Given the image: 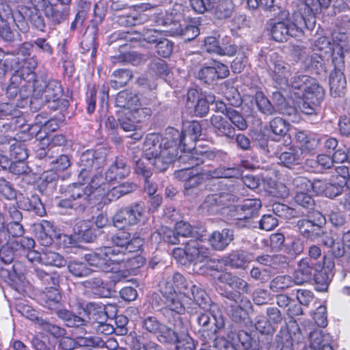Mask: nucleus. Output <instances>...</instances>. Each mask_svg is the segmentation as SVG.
<instances>
[{
    "label": "nucleus",
    "mask_w": 350,
    "mask_h": 350,
    "mask_svg": "<svg viewBox=\"0 0 350 350\" xmlns=\"http://www.w3.org/2000/svg\"><path fill=\"white\" fill-rule=\"evenodd\" d=\"M332 0H302L298 11L291 17L288 11L280 10L275 13L277 21L271 19L268 23L271 36L276 42H284L289 37L299 36L304 29H312L316 23V16L323 9H327Z\"/></svg>",
    "instance_id": "1"
},
{
    "label": "nucleus",
    "mask_w": 350,
    "mask_h": 350,
    "mask_svg": "<svg viewBox=\"0 0 350 350\" xmlns=\"http://www.w3.org/2000/svg\"><path fill=\"white\" fill-rule=\"evenodd\" d=\"M201 125L198 122L193 121L183 124V130L180 132L173 127H168L165 131L164 150L162 156L165 157L159 161V167L165 168L168 163H172L177 157L178 148L182 146L183 154L197 152L199 156L205 151H198L194 147V143L200 136ZM206 152H207L206 150Z\"/></svg>",
    "instance_id": "2"
},
{
    "label": "nucleus",
    "mask_w": 350,
    "mask_h": 350,
    "mask_svg": "<svg viewBox=\"0 0 350 350\" xmlns=\"http://www.w3.org/2000/svg\"><path fill=\"white\" fill-rule=\"evenodd\" d=\"M191 285L179 273H176L172 277H167L160 282V293L164 305L160 311L165 317L170 320L174 315L185 312L187 305L189 304L191 300L189 297Z\"/></svg>",
    "instance_id": "3"
},
{
    "label": "nucleus",
    "mask_w": 350,
    "mask_h": 350,
    "mask_svg": "<svg viewBox=\"0 0 350 350\" xmlns=\"http://www.w3.org/2000/svg\"><path fill=\"white\" fill-rule=\"evenodd\" d=\"M211 154V152H202L199 156V154L196 151L188 154H181L178 157L180 163L188 165L175 172L176 178L185 181V195L191 194V189H195L205 179L204 175H202V172H200L198 169L195 168V166L203 163L205 159L209 157Z\"/></svg>",
    "instance_id": "4"
},
{
    "label": "nucleus",
    "mask_w": 350,
    "mask_h": 350,
    "mask_svg": "<svg viewBox=\"0 0 350 350\" xmlns=\"http://www.w3.org/2000/svg\"><path fill=\"white\" fill-rule=\"evenodd\" d=\"M98 178V175L94 176L89 185H84L82 183H76L68 189L70 197L68 198L62 199L58 202V206L64 208H73L78 213H82L85 211L92 201V194L93 189L98 187L100 184L102 177L96 182Z\"/></svg>",
    "instance_id": "5"
},
{
    "label": "nucleus",
    "mask_w": 350,
    "mask_h": 350,
    "mask_svg": "<svg viewBox=\"0 0 350 350\" xmlns=\"http://www.w3.org/2000/svg\"><path fill=\"white\" fill-rule=\"evenodd\" d=\"M124 255L119 249L104 247L85 254L84 258L90 266L105 272H112L118 269V264L124 261Z\"/></svg>",
    "instance_id": "6"
},
{
    "label": "nucleus",
    "mask_w": 350,
    "mask_h": 350,
    "mask_svg": "<svg viewBox=\"0 0 350 350\" xmlns=\"http://www.w3.org/2000/svg\"><path fill=\"white\" fill-rule=\"evenodd\" d=\"M261 207L262 202L257 198L245 199L234 206L232 216L237 221L236 225L239 228L256 227L253 219L258 215Z\"/></svg>",
    "instance_id": "7"
},
{
    "label": "nucleus",
    "mask_w": 350,
    "mask_h": 350,
    "mask_svg": "<svg viewBox=\"0 0 350 350\" xmlns=\"http://www.w3.org/2000/svg\"><path fill=\"white\" fill-rule=\"evenodd\" d=\"M102 159L96 155V152L93 150H88L80 155L78 165L79 168V180L81 182H91L92 178L98 175V182L103 177L100 172V162Z\"/></svg>",
    "instance_id": "8"
},
{
    "label": "nucleus",
    "mask_w": 350,
    "mask_h": 350,
    "mask_svg": "<svg viewBox=\"0 0 350 350\" xmlns=\"http://www.w3.org/2000/svg\"><path fill=\"white\" fill-rule=\"evenodd\" d=\"M12 17L16 25L23 33L29 31L27 21L38 29L44 31L45 27L44 20L38 14L34 4L30 7L21 6L18 10L12 14Z\"/></svg>",
    "instance_id": "9"
},
{
    "label": "nucleus",
    "mask_w": 350,
    "mask_h": 350,
    "mask_svg": "<svg viewBox=\"0 0 350 350\" xmlns=\"http://www.w3.org/2000/svg\"><path fill=\"white\" fill-rule=\"evenodd\" d=\"M160 136L155 133L148 134L145 139L143 146V151L146 160H150L152 165L159 171L165 170L171 163H168L165 168H160L159 161L162 162L165 157L162 156L164 150L165 137L160 143Z\"/></svg>",
    "instance_id": "10"
},
{
    "label": "nucleus",
    "mask_w": 350,
    "mask_h": 350,
    "mask_svg": "<svg viewBox=\"0 0 350 350\" xmlns=\"http://www.w3.org/2000/svg\"><path fill=\"white\" fill-rule=\"evenodd\" d=\"M286 88H288L297 98L313 92H317L318 97L321 95V91L323 90L314 79L299 73H296L291 78Z\"/></svg>",
    "instance_id": "11"
},
{
    "label": "nucleus",
    "mask_w": 350,
    "mask_h": 350,
    "mask_svg": "<svg viewBox=\"0 0 350 350\" xmlns=\"http://www.w3.org/2000/svg\"><path fill=\"white\" fill-rule=\"evenodd\" d=\"M325 223V219L319 211H309L308 219L298 220L296 226L304 237L314 239L321 234V227Z\"/></svg>",
    "instance_id": "12"
},
{
    "label": "nucleus",
    "mask_w": 350,
    "mask_h": 350,
    "mask_svg": "<svg viewBox=\"0 0 350 350\" xmlns=\"http://www.w3.org/2000/svg\"><path fill=\"white\" fill-rule=\"evenodd\" d=\"M142 211L143 208L139 204L120 209L113 218L114 226L122 228L137 224L142 217Z\"/></svg>",
    "instance_id": "13"
},
{
    "label": "nucleus",
    "mask_w": 350,
    "mask_h": 350,
    "mask_svg": "<svg viewBox=\"0 0 350 350\" xmlns=\"http://www.w3.org/2000/svg\"><path fill=\"white\" fill-rule=\"evenodd\" d=\"M180 314L174 315L170 320L165 317L169 323L174 321V329L162 324L158 332V339L161 342L176 344L179 341L183 330H186L181 321Z\"/></svg>",
    "instance_id": "14"
},
{
    "label": "nucleus",
    "mask_w": 350,
    "mask_h": 350,
    "mask_svg": "<svg viewBox=\"0 0 350 350\" xmlns=\"http://www.w3.org/2000/svg\"><path fill=\"white\" fill-rule=\"evenodd\" d=\"M210 256V250L199 239H190L186 243V259L196 265L205 261Z\"/></svg>",
    "instance_id": "15"
},
{
    "label": "nucleus",
    "mask_w": 350,
    "mask_h": 350,
    "mask_svg": "<svg viewBox=\"0 0 350 350\" xmlns=\"http://www.w3.org/2000/svg\"><path fill=\"white\" fill-rule=\"evenodd\" d=\"M269 74L281 88H286L291 75L290 66L282 60L272 61L269 65Z\"/></svg>",
    "instance_id": "16"
},
{
    "label": "nucleus",
    "mask_w": 350,
    "mask_h": 350,
    "mask_svg": "<svg viewBox=\"0 0 350 350\" xmlns=\"http://www.w3.org/2000/svg\"><path fill=\"white\" fill-rule=\"evenodd\" d=\"M310 326H313V325L310 323L308 327H306V331L309 332L311 348L314 350H334L332 337L320 329L312 330V328Z\"/></svg>",
    "instance_id": "17"
},
{
    "label": "nucleus",
    "mask_w": 350,
    "mask_h": 350,
    "mask_svg": "<svg viewBox=\"0 0 350 350\" xmlns=\"http://www.w3.org/2000/svg\"><path fill=\"white\" fill-rule=\"evenodd\" d=\"M24 268L21 263L14 262L12 270H7L8 277L5 282L16 292L20 294L25 291L28 282L23 275Z\"/></svg>",
    "instance_id": "18"
},
{
    "label": "nucleus",
    "mask_w": 350,
    "mask_h": 350,
    "mask_svg": "<svg viewBox=\"0 0 350 350\" xmlns=\"http://www.w3.org/2000/svg\"><path fill=\"white\" fill-rule=\"evenodd\" d=\"M289 188L280 184L278 187L282 189L280 196L286 197L288 196L289 190L294 192L295 194L311 191L312 182L304 176H296L288 183Z\"/></svg>",
    "instance_id": "19"
},
{
    "label": "nucleus",
    "mask_w": 350,
    "mask_h": 350,
    "mask_svg": "<svg viewBox=\"0 0 350 350\" xmlns=\"http://www.w3.org/2000/svg\"><path fill=\"white\" fill-rule=\"evenodd\" d=\"M216 306H211L209 307V310H205V312L201 313L199 314L197 321L199 325L202 327V330L204 332L208 330V324L210 323L211 318L214 321V325L215 329H214V333L215 334L217 332L221 330L225 325V322L223 317L221 315H216L213 314V312L216 308Z\"/></svg>",
    "instance_id": "20"
},
{
    "label": "nucleus",
    "mask_w": 350,
    "mask_h": 350,
    "mask_svg": "<svg viewBox=\"0 0 350 350\" xmlns=\"http://www.w3.org/2000/svg\"><path fill=\"white\" fill-rule=\"evenodd\" d=\"M316 271L317 269L314 270V264L310 259L308 258L301 259L293 274L296 284H302L310 281Z\"/></svg>",
    "instance_id": "21"
},
{
    "label": "nucleus",
    "mask_w": 350,
    "mask_h": 350,
    "mask_svg": "<svg viewBox=\"0 0 350 350\" xmlns=\"http://www.w3.org/2000/svg\"><path fill=\"white\" fill-rule=\"evenodd\" d=\"M234 239L233 231L224 228L221 231H214L208 238V241L213 249L223 251Z\"/></svg>",
    "instance_id": "22"
},
{
    "label": "nucleus",
    "mask_w": 350,
    "mask_h": 350,
    "mask_svg": "<svg viewBox=\"0 0 350 350\" xmlns=\"http://www.w3.org/2000/svg\"><path fill=\"white\" fill-rule=\"evenodd\" d=\"M211 124L213 132L219 137H224L227 139H232L235 130L231 124L221 116L213 115L211 118Z\"/></svg>",
    "instance_id": "23"
},
{
    "label": "nucleus",
    "mask_w": 350,
    "mask_h": 350,
    "mask_svg": "<svg viewBox=\"0 0 350 350\" xmlns=\"http://www.w3.org/2000/svg\"><path fill=\"white\" fill-rule=\"evenodd\" d=\"M202 175L205 178H239L242 176V171L240 167H220L213 170H204Z\"/></svg>",
    "instance_id": "24"
},
{
    "label": "nucleus",
    "mask_w": 350,
    "mask_h": 350,
    "mask_svg": "<svg viewBox=\"0 0 350 350\" xmlns=\"http://www.w3.org/2000/svg\"><path fill=\"white\" fill-rule=\"evenodd\" d=\"M130 172L124 159H117L107 170L104 180L112 182L117 179H121L126 176Z\"/></svg>",
    "instance_id": "25"
},
{
    "label": "nucleus",
    "mask_w": 350,
    "mask_h": 350,
    "mask_svg": "<svg viewBox=\"0 0 350 350\" xmlns=\"http://www.w3.org/2000/svg\"><path fill=\"white\" fill-rule=\"evenodd\" d=\"M297 142L301 146V151L313 153L318 148L322 140L318 135L314 134L307 135L304 131H298L295 134Z\"/></svg>",
    "instance_id": "26"
},
{
    "label": "nucleus",
    "mask_w": 350,
    "mask_h": 350,
    "mask_svg": "<svg viewBox=\"0 0 350 350\" xmlns=\"http://www.w3.org/2000/svg\"><path fill=\"white\" fill-rule=\"evenodd\" d=\"M100 180V184L96 188L93 189V192L96 191L98 193L103 191L102 200L104 204L109 203L112 201L116 200L123 196L119 185L111 187L109 185V182L104 180V177Z\"/></svg>",
    "instance_id": "27"
},
{
    "label": "nucleus",
    "mask_w": 350,
    "mask_h": 350,
    "mask_svg": "<svg viewBox=\"0 0 350 350\" xmlns=\"http://www.w3.org/2000/svg\"><path fill=\"white\" fill-rule=\"evenodd\" d=\"M172 26L169 31L174 35L182 36L186 41L193 40L200 33L198 27L189 25L185 21L183 24L174 21L172 23Z\"/></svg>",
    "instance_id": "28"
},
{
    "label": "nucleus",
    "mask_w": 350,
    "mask_h": 350,
    "mask_svg": "<svg viewBox=\"0 0 350 350\" xmlns=\"http://www.w3.org/2000/svg\"><path fill=\"white\" fill-rule=\"evenodd\" d=\"M317 92L308 93L306 96L299 97L302 99V102L299 105V109L304 113L311 115L316 112L323 99L324 91H321L320 96L317 97Z\"/></svg>",
    "instance_id": "29"
},
{
    "label": "nucleus",
    "mask_w": 350,
    "mask_h": 350,
    "mask_svg": "<svg viewBox=\"0 0 350 350\" xmlns=\"http://www.w3.org/2000/svg\"><path fill=\"white\" fill-rule=\"evenodd\" d=\"M346 79L342 71L334 70L329 76L330 93L334 97L342 96L346 88Z\"/></svg>",
    "instance_id": "30"
},
{
    "label": "nucleus",
    "mask_w": 350,
    "mask_h": 350,
    "mask_svg": "<svg viewBox=\"0 0 350 350\" xmlns=\"http://www.w3.org/2000/svg\"><path fill=\"white\" fill-rule=\"evenodd\" d=\"M116 105L118 107L128 109L129 111L140 105L138 96L129 91L120 92L116 98Z\"/></svg>",
    "instance_id": "31"
},
{
    "label": "nucleus",
    "mask_w": 350,
    "mask_h": 350,
    "mask_svg": "<svg viewBox=\"0 0 350 350\" xmlns=\"http://www.w3.org/2000/svg\"><path fill=\"white\" fill-rule=\"evenodd\" d=\"M251 308V302L248 299H242L241 303L228 304L227 312L235 322H241L247 316V311Z\"/></svg>",
    "instance_id": "32"
},
{
    "label": "nucleus",
    "mask_w": 350,
    "mask_h": 350,
    "mask_svg": "<svg viewBox=\"0 0 350 350\" xmlns=\"http://www.w3.org/2000/svg\"><path fill=\"white\" fill-rule=\"evenodd\" d=\"M74 231L85 242H93L97 234L96 229L92 224L88 220H81L78 221L74 226Z\"/></svg>",
    "instance_id": "33"
},
{
    "label": "nucleus",
    "mask_w": 350,
    "mask_h": 350,
    "mask_svg": "<svg viewBox=\"0 0 350 350\" xmlns=\"http://www.w3.org/2000/svg\"><path fill=\"white\" fill-rule=\"evenodd\" d=\"M228 337L230 340H232L237 348L239 346V343H240L245 350H256V347H254L255 342L243 330H239V332L230 331L228 333Z\"/></svg>",
    "instance_id": "34"
},
{
    "label": "nucleus",
    "mask_w": 350,
    "mask_h": 350,
    "mask_svg": "<svg viewBox=\"0 0 350 350\" xmlns=\"http://www.w3.org/2000/svg\"><path fill=\"white\" fill-rule=\"evenodd\" d=\"M189 297L191 298L189 305L192 301H194L204 310H206L212 306L211 304V299L206 292L196 285L193 284L191 286ZM187 306H189V304Z\"/></svg>",
    "instance_id": "35"
},
{
    "label": "nucleus",
    "mask_w": 350,
    "mask_h": 350,
    "mask_svg": "<svg viewBox=\"0 0 350 350\" xmlns=\"http://www.w3.org/2000/svg\"><path fill=\"white\" fill-rule=\"evenodd\" d=\"M296 284L294 278L288 275H280L275 277L269 284V288L274 293H280Z\"/></svg>",
    "instance_id": "36"
},
{
    "label": "nucleus",
    "mask_w": 350,
    "mask_h": 350,
    "mask_svg": "<svg viewBox=\"0 0 350 350\" xmlns=\"http://www.w3.org/2000/svg\"><path fill=\"white\" fill-rule=\"evenodd\" d=\"M301 148L290 147L287 151L282 152L278 157L280 163L291 168L299 163Z\"/></svg>",
    "instance_id": "37"
},
{
    "label": "nucleus",
    "mask_w": 350,
    "mask_h": 350,
    "mask_svg": "<svg viewBox=\"0 0 350 350\" xmlns=\"http://www.w3.org/2000/svg\"><path fill=\"white\" fill-rule=\"evenodd\" d=\"M234 9L232 0H219L214 6L212 12L219 19H225L231 16Z\"/></svg>",
    "instance_id": "38"
},
{
    "label": "nucleus",
    "mask_w": 350,
    "mask_h": 350,
    "mask_svg": "<svg viewBox=\"0 0 350 350\" xmlns=\"http://www.w3.org/2000/svg\"><path fill=\"white\" fill-rule=\"evenodd\" d=\"M332 273L323 267L321 271L315 272L313 278L315 281L316 288L319 291H325L327 289L332 278Z\"/></svg>",
    "instance_id": "39"
},
{
    "label": "nucleus",
    "mask_w": 350,
    "mask_h": 350,
    "mask_svg": "<svg viewBox=\"0 0 350 350\" xmlns=\"http://www.w3.org/2000/svg\"><path fill=\"white\" fill-rule=\"evenodd\" d=\"M42 264L57 267H64L66 265V259L59 254L48 249L42 250Z\"/></svg>",
    "instance_id": "40"
},
{
    "label": "nucleus",
    "mask_w": 350,
    "mask_h": 350,
    "mask_svg": "<svg viewBox=\"0 0 350 350\" xmlns=\"http://www.w3.org/2000/svg\"><path fill=\"white\" fill-rule=\"evenodd\" d=\"M159 239H162L164 241L170 244L175 245L180 243L178 235L176 233V228L172 230L168 228H162L159 232L152 234L151 240L152 241H157Z\"/></svg>",
    "instance_id": "41"
},
{
    "label": "nucleus",
    "mask_w": 350,
    "mask_h": 350,
    "mask_svg": "<svg viewBox=\"0 0 350 350\" xmlns=\"http://www.w3.org/2000/svg\"><path fill=\"white\" fill-rule=\"evenodd\" d=\"M347 180L342 177L332 178L327 181L325 196L333 198L340 195L347 185Z\"/></svg>",
    "instance_id": "42"
},
{
    "label": "nucleus",
    "mask_w": 350,
    "mask_h": 350,
    "mask_svg": "<svg viewBox=\"0 0 350 350\" xmlns=\"http://www.w3.org/2000/svg\"><path fill=\"white\" fill-rule=\"evenodd\" d=\"M13 141L14 143L10 145V159L17 161H25L29 155L26 144L15 139Z\"/></svg>",
    "instance_id": "43"
},
{
    "label": "nucleus",
    "mask_w": 350,
    "mask_h": 350,
    "mask_svg": "<svg viewBox=\"0 0 350 350\" xmlns=\"http://www.w3.org/2000/svg\"><path fill=\"white\" fill-rule=\"evenodd\" d=\"M84 286L87 288H90L94 294L100 297H107L110 295V291L107 287L105 283L98 278L89 279L84 282Z\"/></svg>",
    "instance_id": "44"
},
{
    "label": "nucleus",
    "mask_w": 350,
    "mask_h": 350,
    "mask_svg": "<svg viewBox=\"0 0 350 350\" xmlns=\"http://www.w3.org/2000/svg\"><path fill=\"white\" fill-rule=\"evenodd\" d=\"M119 252L124 254V259L123 262L118 264V269L123 267L127 269L134 270L142 267L145 264L146 260L142 256L137 255L131 257V255H128L127 252H125V251L119 250Z\"/></svg>",
    "instance_id": "45"
},
{
    "label": "nucleus",
    "mask_w": 350,
    "mask_h": 350,
    "mask_svg": "<svg viewBox=\"0 0 350 350\" xmlns=\"http://www.w3.org/2000/svg\"><path fill=\"white\" fill-rule=\"evenodd\" d=\"M215 100V96L213 94L202 95L191 109L193 110L196 116H204L208 112L209 104L213 103Z\"/></svg>",
    "instance_id": "46"
},
{
    "label": "nucleus",
    "mask_w": 350,
    "mask_h": 350,
    "mask_svg": "<svg viewBox=\"0 0 350 350\" xmlns=\"http://www.w3.org/2000/svg\"><path fill=\"white\" fill-rule=\"evenodd\" d=\"M113 79L111 80V85L115 89L123 87L132 78L131 72L127 69H118L113 72Z\"/></svg>",
    "instance_id": "47"
},
{
    "label": "nucleus",
    "mask_w": 350,
    "mask_h": 350,
    "mask_svg": "<svg viewBox=\"0 0 350 350\" xmlns=\"http://www.w3.org/2000/svg\"><path fill=\"white\" fill-rule=\"evenodd\" d=\"M53 224L49 221L42 220L40 228L41 231L38 234V241L44 246L50 245L53 243L52 233L53 232Z\"/></svg>",
    "instance_id": "48"
},
{
    "label": "nucleus",
    "mask_w": 350,
    "mask_h": 350,
    "mask_svg": "<svg viewBox=\"0 0 350 350\" xmlns=\"http://www.w3.org/2000/svg\"><path fill=\"white\" fill-rule=\"evenodd\" d=\"M57 314L68 327H79L85 325V319L65 309L57 310Z\"/></svg>",
    "instance_id": "49"
},
{
    "label": "nucleus",
    "mask_w": 350,
    "mask_h": 350,
    "mask_svg": "<svg viewBox=\"0 0 350 350\" xmlns=\"http://www.w3.org/2000/svg\"><path fill=\"white\" fill-rule=\"evenodd\" d=\"M336 44L332 43L331 40L327 37H320L314 42L313 51L330 57Z\"/></svg>",
    "instance_id": "50"
},
{
    "label": "nucleus",
    "mask_w": 350,
    "mask_h": 350,
    "mask_svg": "<svg viewBox=\"0 0 350 350\" xmlns=\"http://www.w3.org/2000/svg\"><path fill=\"white\" fill-rule=\"evenodd\" d=\"M61 85L55 80L49 81L43 92V94L46 102H54L58 100L61 96Z\"/></svg>",
    "instance_id": "51"
},
{
    "label": "nucleus",
    "mask_w": 350,
    "mask_h": 350,
    "mask_svg": "<svg viewBox=\"0 0 350 350\" xmlns=\"http://www.w3.org/2000/svg\"><path fill=\"white\" fill-rule=\"evenodd\" d=\"M255 102L258 110L262 113L269 116L275 112L273 106L262 92L256 93Z\"/></svg>",
    "instance_id": "52"
},
{
    "label": "nucleus",
    "mask_w": 350,
    "mask_h": 350,
    "mask_svg": "<svg viewBox=\"0 0 350 350\" xmlns=\"http://www.w3.org/2000/svg\"><path fill=\"white\" fill-rule=\"evenodd\" d=\"M288 124L282 118L277 117L270 122V128L273 134L278 138L275 140H279L281 137H285L288 131Z\"/></svg>",
    "instance_id": "53"
},
{
    "label": "nucleus",
    "mask_w": 350,
    "mask_h": 350,
    "mask_svg": "<svg viewBox=\"0 0 350 350\" xmlns=\"http://www.w3.org/2000/svg\"><path fill=\"white\" fill-rule=\"evenodd\" d=\"M37 323L41 329L55 338L62 337L66 334V330L64 328L51 323L46 320L37 319Z\"/></svg>",
    "instance_id": "54"
},
{
    "label": "nucleus",
    "mask_w": 350,
    "mask_h": 350,
    "mask_svg": "<svg viewBox=\"0 0 350 350\" xmlns=\"http://www.w3.org/2000/svg\"><path fill=\"white\" fill-rule=\"evenodd\" d=\"M215 67L204 66L196 74V77L204 83L211 84L217 79Z\"/></svg>",
    "instance_id": "55"
},
{
    "label": "nucleus",
    "mask_w": 350,
    "mask_h": 350,
    "mask_svg": "<svg viewBox=\"0 0 350 350\" xmlns=\"http://www.w3.org/2000/svg\"><path fill=\"white\" fill-rule=\"evenodd\" d=\"M329 57L326 55L314 51L310 58V66L316 72L319 73L325 71V63Z\"/></svg>",
    "instance_id": "56"
},
{
    "label": "nucleus",
    "mask_w": 350,
    "mask_h": 350,
    "mask_svg": "<svg viewBox=\"0 0 350 350\" xmlns=\"http://www.w3.org/2000/svg\"><path fill=\"white\" fill-rule=\"evenodd\" d=\"M226 117L239 130L243 131L247 129V122L243 116L237 111L233 109H230L227 111Z\"/></svg>",
    "instance_id": "57"
},
{
    "label": "nucleus",
    "mask_w": 350,
    "mask_h": 350,
    "mask_svg": "<svg viewBox=\"0 0 350 350\" xmlns=\"http://www.w3.org/2000/svg\"><path fill=\"white\" fill-rule=\"evenodd\" d=\"M135 171L137 174L142 175L144 179L149 178L152 173L148 164L152 165L150 160L146 159V156L142 158L135 160Z\"/></svg>",
    "instance_id": "58"
},
{
    "label": "nucleus",
    "mask_w": 350,
    "mask_h": 350,
    "mask_svg": "<svg viewBox=\"0 0 350 350\" xmlns=\"http://www.w3.org/2000/svg\"><path fill=\"white\" fill-rule=\"evenodd\" d=\"M69 271L76 277H85L90 274L91 269L85 264L72 261L68 265Z\"/></svg>",
    "instance_id": "59"
},
{
    "label": "nucleus",
    "mask_w": 350,
    "mask_h": 350,
    "mask_svg": "<svg viewBox=\"0 0 350 350\" xmlns=\"http://www.w3.org/2000/svg\"><path fill=\"white\" fill-rule=\"evenodd\" d=\"M7 238L10 239V244H13L14 237H21L24 233V229L21 224V221H10L8 225V229L5 230Z\"/></svg>",
    "instance_id": "60"
},
{
    "label": "nucleus",
    "mask_w": 350,
    "mask_h": 350,
    "mask_svg": "<svg viewBox=\"0 0 350 350\" xmlns=\"http://www.w3.org/2000/svg\"><path fill=\"white\" fill-rule=\"evenodd\" d=\"M27 211H32L36 215L42 217L46 213L45 208L38 195H32L28 199Z\"/></svg>",
    "instance_id": "61"
},
{
    "label": "nucleus",
    "mask_w": 350,
    "mask_h": 350,
    "mask_svg": "<svg viewBox=\"0 0 350 350\" xmlns=\"http://www.w3.org/2000/svg\"><path fill=\"white\" fill-rule=\"evenodd\" d=\"M152 68L159 75L161 78H163L165 81L170 83V75L171 72L166 64V63L162 59H157L152 64Z\"/></svg>",
    "instance_id": "62"
},
{
    "label": "nucleus",
    "mask_w": 350,
    "mask_h": 350,
    "mask_svg": "<svg viewBox=\"0 0 350 350\" xmlns=\"http://www.w3.org/2000/svg\"><path fill=\"white\" fill-rule=\"evenodd\" d=\"M130 234L127 232H119L113 235L111 238V241L115 247L113 248L119 249L121 251H125V247L129 243Z\"/></svg>",
    "instance_id": "63"
},
{
    "label": "nucleus",
    "mask_w": 350,
    "mask_h": 350,
    "mask_svg": "<svg viewBox=\"0 0 350 350\" xmlns=\"http://www.w3.org/2000/svg\"><path fill=\"white\" fill-rule=\"evenodd\" d=\"M272 210L273 215L280 218L290 219L295 216V211L283 204L275 203Z\"/></svg>",
    "instance_id": "64"
}]
</instances>
